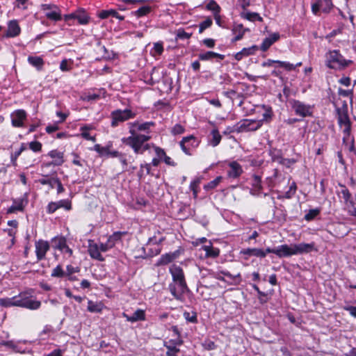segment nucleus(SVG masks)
Instances as JSON below:
<instances>
[{"mask_svg":"<svg viewBox=\"0 0 356 356\" xmlns=\"http://www.w3.org/2000/svg\"><path fill=\"white\" fill-rule=\"evenodd\" d=\"M170 272L173 283L170 284L169 290L175 299L182 300L183 295L189 291L184 271L180 266L174 264L170 267Z\"/></svg>","mask_w":356,"mask_h":356,"instance_id":"f257e3e1","label":"nucleus"},{"mask_svg":"<svg viewBox=\"0 0 356 356\" xmlns=\"http://www.w3.org/2000/svg\"><path fill=\"white\" fill-rule=\"evenodd\" d=\"M131 136L122 138V142L131 147L136 154H143L145 150L149 149L153 144L144 143L150 140L149 135L135 133L134 129L130 131Z\"/></svg>","mask_w":356,"mask_h":356,"instance_id":"f03ea898","label":"nucleus"},{"mask_svg":"<svg viewBox=\"0 0 356 356\" xmlns=\"http://www.w3.org/2000/svg\"><path fill=\"white\" fill-rule=\"evenodd\" d=\"M325 56L326 65L330 69L341 70L353 63V60L345 59L339 50L330 51Z\"/></svg>","mask_w":356,"mask_h":356,"instance_id":"7ed1b4c3","label":"nucleus"},{"mask_svg":"<svg viewBox=\"0 0 356 356\" xmlns=\"http://www.w3.org/2000/svg\"><path fill=\"white\" fill-rule=\"evenodd\" d=\"M111 116L112 118L111 124L113 127H115L119 123L134 118L136 113L127 108L124 110L117 109L111 112Z\"/></svg>","mask_w":356,"mask_h":356,"instance_id":"20e7f679","label":"nucleus"},{"mask_svg":"<svg viewBox=\"0 0 356 356\" xmlns=\"http://www.w3.org/2000/svg\"><path fill=\"white\" fill-rule=\"evenodd\" d=\"M16 307L35 310L38 309L41 305L40 301L33 299L26 293H19L18 296H16Z\"/></svg>","mask_w":356,"mask_h":356,"instance_id":"39448f33","label":"nucleus"},{"mask_svg":"<svg viewBox=\"0 0 356 356\" xmlns=\"http://www.w3.org/2000/svg\"><path fill=\"white\" fill-rule=\"evenodd\" d=\"M262 126V121L257 120L244 119L238 122L234 126L235 131L238 133L244 131H253L259 129Z\"/></svg>","mask_w":356,"mask_h":356,"instance_id":"423d86ee","label":"nucleus"},{"mask_svg":"<svg viewBox=\"0 0 356 356\" xmlns=\"http://www.w3.org/2000/svg\"><path fill=\"white\" fill-rule=\"evenodd\" d=\"M289 104L295 113L302 118L311 116L312 115V107L309 104H306L296 99L289 100Z\"/></svg>","mask_w":356,"mask_h":356,"instance_id":"0eeeda50","label":"nucleus"},{"mask_svg":"<svg viewBox=\"0 0 356 356\" xmlns=\"http://www.w3.org/2000/svg\"><path fill=\"white\" fill-rule=\"evenodd\" d=\"M41 8L45 12V16L47 19L56 22L61 19L60 11L56 5L42 4Z\"/></svg>","mask_w":356,"mask_h":356,"instance_id":"6e6552de","label":"nucleus"},{"mask_svg":"<svg viewBox=\"0 0 356 356\" xmlns=\"http://www.w3.org/2000/svg\"><path fill=\"white\" fill-rule=\"evenodd\" d=\"M336 112L339 125L343 127V125L350 124V121L348 115V105L343 102L341 107H337Z\"/></svg>","mask_w":356,"mask_h":356,"instance_id":"1a4fd4ad","label":"nucleus"},{"mask_svg":"<svg viewBox=\"0 0 356 356\" xmlns=\"http://www.w3.org/2000/svg\"><path fill=\"white\" fill-rule=\"evenodd\" d=\"M333 4L332 0H317L312 4V10L314 14L317 15L319 10L324 13H328L332 8Z\"/></svg>","mask_w":356,"mask_h":356,"instance_id":"9d476101","label":"nucleus"},{"mask_svg":"<svg viewBox=\"0 0 356 356\" xmlns=\"http://www.w3.org/2000/svg\"><path fill=\"white\" fill-rule=\"evenodd\" d=\"M49 250V243L46 241L39 240L35 242V254L38 261L44 259L47 252Z\"/></svg>","mask_w":356,"mask_h":356,"instance_id":"9b49d317","label":"nucleus"},{"mask_svg":"<svg viewBox=\"0 0 356 356\" xmlns=\"http://www.w3.org/2000/svg\"><path fill=\"white\" fill-rule=\"evenodd\" d=\"M48 155L54 159V161L42 164V166L49 167L51 165H61L64 163L63 153L57 150H52Z\"/></svg>","mask_w":356,"mask_h":356,"instance_id":"f8f14e48","label":"nucleus"},{"mask_svg":"<svg viewBox=\"0 0 356 356\" xmlns=\"http://www.w3.org/2000/svg\"><path fill=\"white\" fill-rule=\"evenodd\" d=\"M26 118V113L24 110H17L11 114L12 124L16 127L23 126V121Z\"/></svg>","mask_w":356,"mask_h":356,"instance_id":"ddd939ff","label":"nucleus"},{"mask_svg":"<svg viewBox=\"0 0 356 356\" xmlns=\"http://www.w3.org/2000/svg\"><path fill=\"white\" fill-rule=\"evenodd\" d=\"M274 254H275L277 257H287L293 254V245H288L286 244L281 245L275 248V251H274Z\"/></svg>","mask_w":356,"mask_h":356,"instance_id":"4468645a","label":"nucleus"},{"mask_svg":"<svg viewBox=\"0 0 356 356\" xmlns=\"http://www.w3.org/2000/svg\"><path fill=\"white\" fill-rule=\"evenodd\" d=\"M293 254H300L303 253H309L314 249V244L312 243H298L292 244Z\"/></svg>","mask_w":356,"mask_h":356,"instance_id":"2eb2a0df","label":"nucleus"},{"mask_svg":"<svg viewBox=\"0 0 356 356\" xmlns=\"http://www.w3.org/2000/svg\"><path fill=\"white\" fill-rule=\"evenodd\" d=\"M88 251L92 259L100 261H103L104 260V258L100 253L99 245L92 241H89Z\"/></svg>","mask_w":356,"mask_h":356,"instance_id":"dca6fc26","label":"nucleus"},{"mask_svg":"<svg viewBox=\"0 0 356 356\" xmlns=\"http://www.w3.org/2000/svg\"><path fill=\"white\" fill-rule=\"evenodd\" d=\"M26 203L27 200L24 198L14 200L13 205L8 209L7 213H13L17 211H22Z\"/></svg>","mask_w":356,"mask_h":356,"instance_id":"f3484780","label":"nucleus"},{"mask_svg":"<svg viewBox=\"0 0 356 356\" xmlns=\"http://www.w3.org/2000/svg\"><path fill=\"white\" fill-rule=\"evenodd\" d=\"M280 35L279 33H273L270 34L268 37L264 40L262 44H261V49L263 51H266L274 42L280 39Z\"/></svg>","mask_w":356,"mask_h":356,"instance_id":"a211bd4d","label":"nucleus"},{"mask_svg":"<svg viewBox=\"0 0 356 356\" xmlns=\"http://www.w3.org/2000/svg\"><path fill=\"white\" fill-rule=\"evenodd\" d=\"M129 131L134 129L135 133H138V131H147L149 128L154 125V122H147L143 124H138V122H132L129 123Z\"/></svg>","mask_w":356,"mask_h":356,"instance_id":"6ab92c4d","label":"nucleus"},{"mask_svg":"<svg viewBox=\"0 0 356 356\" xmlns=\"http://www.w3.org/2000/svg\"><path fill=\"white\" fill-rule=\"evenodd\" d=\"M20 33V27L16 20H12L8 23L6 37L13 38Z\"/></svg>","mask_w":356,"mask_h":356,"instance_id":"aec40b11","label":"nucleus"},{"mask_svg":"<svg viewBox=\"0 0 356 356\" xmlns=\"http://www.w3.org/2000/svg\"><path fill=\"white\" fill-rule=\"evenodd\" d=\"M202 249L205 252V257L216 258L219 256L220 250L218 248H213L212 243L209 241V245H204Z\"/></svg>","mask_w":356,"mask_h":356,"instance_id":"412c9836","label":"nucleus"},{"mask_svg":"<svg viewBox=\"0 0 356 356\" xmlns=\"http://www.w3.org/2000/svg\"><path fill=\"white\" fill-rule=\"evenodd\" d=\"M249 29H245L243 24H234L232 28V33L236 35V36L232 39V42H236L243 38L245 31H249Z\"/></svg>","mask_w":356,"mask_h":356,"instance_id":"4be33fe9","label":"nucleus"},{"mask_svg":"<svg viewBox=\"0 0 356 356\" xmlns=\"http://www.w3.org/2000/svg\"><path fill=\"white\" fill-rule=\"evenodd\" d=\"M230 170L228 171V175L229 177L236 178L239 177L243 172L241 165L236 161L231 162L229 164Z\"/></svg>","mask_w":356,"mask_h":356,"instance_id":"5701e85b","label":"nucleus"},{"mask_svg":"<svg viewBox=\"0 0 356 356\" xmlns=\"http://www.w3.org/2000/svg\"><path fill=\"white\" fill-rule=\"evenodd\" d=\"M178 256L177 252H170L166 253L165 254H163L161 258L158 260L156 265L157 266H162V265H166L170 262H172L173 260H175Z\"/></svg>","mask_w":356,"mask_h":356,"instance_id":"b1692460","label":"nucleus"},{"mask_svg":"<svg viewBox=\"0 0 356 356\" xmlns=\"http://www.w3.org/2000/svg\"><path fill=\"white\" fill-rule=\"evenodd\" d=\"M199 59L201 60H210L214 58H218L220 60L225 58V56L213 51H207L204 53L200 54L198 55Z\"/></svg>","mask_w":356,"mask_h":356,"instance_id":"393cba45","label":"nucleus"},{"mask_svg":"<svg viewBox=\"0 0 356 356\" xmlns=\"http://www.w3.org/2000/svg\"><path fill=\"white\" fill-rule=\"evenodd\" d=\"M257 49L258 47L256 45H253L248 48H243L241 51L235 54L234 58L237 60H241L243 57L254 54V51Z\"/></svg>","mask_w":356,"mask_h":356,"instance_id":"a878e982","label":"nucleus"},{"mask_svg":"<svg viewBox=\"0 0 356 356\" xmlns=\"http://www.w3.org/2000/svg\"><path fill=\"white\" fill-rule=\"evenodd\" d=\"M193 140V142H196V138L194 136L191 135L189 136L184 137L182 140L180 141L179 145L182 149V151L187 155H191V150L189 145H186V143Z\"/></svg>","mask_w":356,"mask_h":356,"instance_id":"bb28decb","label":"nucleus"},{"mask_svg":"<svg viewBox=\"0 0 356 356\" xmlns=\"http://www.w3.org/2000/svg\"><path fill=\"white\" fill-rule=\"evenodd\" d=\"M56 176L49 177L48 175H42V178L35 181L42 185H48L50 188H54L56 186V180L57 179Z\"/></svg>","mask_w":356,"mask_h":356,"instance_id":"cd10ccee","label":"nucleus"},{"mask_svg":"<svg viewBox=\"0 0 356 356\" xmlns=\"http://www.w3.org/2000/svg\"><path fill=\"white\" fill-rule=\"evenodd\" d=\"M28 62L29 64L36 67L38 70H41L44 65V60L40 56H29Z\"/></svg>","mask_w":356,"mask_h":356,"instance_id":"c85d7f7f","label":"nucleus"},{"mask_svg":"<svg viewBox=\"0 0 356 356\" xmlns=\"http://www.w3.org/2000/svg\"><path fill=\"white\" fill-rule=\"evenodd\" d=\"M52 243L54 248L64 252V248L67 245L66 239L64 237H56L52 239Z\"/></svg>","mask_w":356,"mask_h":356,"instance_id":"c756f323","label":"nucleus"},{"mask_svg":"<svg viewBox=\"0 0 356 356\" xmlns=\"http://www.w3.org/2000/svg\"><path fill=\"white\" fill-rule=\"evenodd\" d=\"M145 313L143 309H137L132 316L128 318V321L129 322H136L138 321H145Z\"/></svg>","mask_w":356,"mask_h":356,"instance_id":"7c9ffc66","label":"nucleus"},{"mask_svg":"<svg viewBox=\"0 0 356 356\" xmlns=\"http://www.w3.org/2000/svg\"><path fill=\"white\" fill-rule=\"evenodd\" d=\"M241 16L251 22H254L255 20L262 22L263 20L262 17L257 13L243 12L241 13Z\"/></svg>","mask_w":356,"mask_h":356,"instance_id":"2f4dec72","label":"nucleus"},{"mask_svg":"<svg viewBox=\"0 0 356 356\" xmlns=\"http://www.w3.org/2000/svg\"><path fill=\"white\" fill-rule=\"evenodd\" d=\"M81 24H87L89 22V17L84 10H78L75 13V18Z\"/></svg>","mask_w":356,"mask_h":356,"instance_id":"473e14b6","label":"nucleus"},{"mask_svg":"<svg viewBox=\"0 0 356 356\" xmlns=\"http://www.w3.org/2000/svg\"><path fill=\"white\" fill-rule=\"evenodd\" d=\"M17 299L16 296L13 298H6L0 299V305L8 307H16Z\"/></svg>","mask_w":356,"mask_h":356,"instance_id":"72a5a7b5","label":"nucleus"},{"mask_svg":"<svg viewBox=\"0 0 356 356\" xmlns=\"http://www.w3.org/2000/svg\"><path fill=\"white\" fill-rule=\"evenodd\" d=\"M51 276L54 277L62 278L65 277V271H64L60 265H58L52 270Z\"/></svg>","mask_w":356,"mask_h":356,"instance_id":"f704fd0d","label":"nucleus"},{"mask_svg":"<svg viewBox=\"0 0 356 356\" xmlns=\"http://www.w3.org/2000/svg\"><path fill=\"white\" fill-rule=\"evenodd\" d=\"M152 10V8L150 6H143L140 8H138L137 10L132 12V14L137 16L138 17H143L145 15H147L149 14Z\"/></svg>","mask_w":356,"mask_h":356,"instance_id":"c9c22d12","label":"nucleus"},{"mask_svg":"<svg viewBox=\"0 0 356 356\" xmlns=\"http://www.w3.org/2000/svg\"><path fill=\"white\" fill-rule=\"evenodd\" d=\"M211 135H212V139L210 141V144L213 147H216L220 143V142L221 140V136L219 134L218 131L216 129L212 130Z\"/></svg>","mask_w":356,"mask_h":356,"instance_id":"e433bc0d","label":"nucleus"},{"mask_svg":"<svg viewBox=\"0 0 356 356\" xmlns=\"http://www.w3.org/2000/svg\"><path fill=\"white\" fill-rule=\"evenodd\" d=\"M88 310L90 312L99 313L102 310V306L100 304L94 302L92 300H88Z\"/></svg>","mask_w":356,"mask_h":356,"instance_id":"4c0bfd02","label":"nucleus"},{"mask_svg":"<svg viewBox=\"0 0 356 356\" xmlns=\"http://www.w3.org/2000/svg\"><path fill=\"white\" fill-rule=\"evenodd\" d=\"M192 35V33H187L183 29H179L176 31V40L189 39Z\"/></svg>","mask_w":356,"mask_h":356,"instance_id":"58836bf2","label":"nucleus"},{"mask_svg":"<svg viewBox=\"0 0 356 356\" xmlns=\"http://www.w3.org/2000/svg\"><path fill=\"white\" fill-rule=\"evenodd\" d=\"M164 346L167 348L166 355L167 356H177L178 353L179 352V349L177 348L175 346L172 344L165 343Z\"/></svg>","mask_w":356,"mask_h":356,"instance_id":"ea45409f","label":"nucleus"},{"mask_svg":"<svg viewBox=\"0 0 356 356\" xmlns=\"http://www.w3.org/2000/svg\"><path fill=\"white\" fill-rule=\"evenodd\" d=\"M183 316L186 321L196 323L197 322V313L195 312H184Z\"/></svg>","mask_w":356,"mask_h":356,"instance_id":"a19ab883","label":"nucleus"},{"mask_svg":"<svg viewBox=\"0 0 356 356\" xmlns=\"http://www.w3.org/2000/svg\"><path fill=\"white\" fill-rule=\"evenodd\" d=\"M115 15H117V11L115 10H102L98 13L97 16L101 19H106L110 16L114 17Z\"/></svg>","mask_w":356,"mask_h":356,"instance_id":"79ce46f5","label":"nucleus"},{"mask_svg":"<svg viewBox=\"0 0 356 356\" xmlns=\"http://www.w3.org/2000/svg\"><path fill=\"white\" fill-rule=\"evenodd\" d=\"M339 186L341 188V191L339 192L340 197L343 198L345 202H348L351 197L350 193L345 186L340 184Z\"/></svg>","mask_w":356,"mask_h":356,"instance_id":"37998d69","label":"nucleus"},{"mask_svg":"<svg viewBox=\"0 0 356 356\" xmlns=\"http://www.w3.org/2000/svg\"><path fill=\"white\" fill-rule=\"evenodd\" d=\"M26 149V147L25 145L22 144L20 148L17 151H16L14 154H11L10 159H11L12 164L14 166L17 165V158L19 156V155L22 154V152L23 151H24Z\"/></svg>","mask_w":356,"mask_h":356,"instance_id":"c03bdc74","label":"nucleus"},{"mask_svg":"<svg viewBox=\"0 0 356 356\" xmlns=\"http://www.w3.org/2000/svg\"><path fill=\"white\" fill-rule=\"evenodd\" d=\"M185 130V127L183 125L177 123L171 128L170 133L173 136H177L184 134Z\"/></svg>","mask_w":356,"mask_h":356,"instance_id":"a18cd8bd","label":"nucleus"},{"mask_svg":"<svg viewBox=\"0 0 356 356\" xmlns=\"http://www.w3.org/2000/svg\"><path fill=\"white\" fill-rule=\"evenodd\" d=\"M264 108H265V113L263 114V118L259 120L262 121V123L270 121L273 116V111L270 107L264 106Z\"/></svg>","mask_w":356,"mask_h":356,"instance_id":"49530a36","label":"nucleus"},{"mask_svg":"<svg viewBox=\"0 0 356 356\" xmlns=\"http://www.w3.org/2000/svg\"><path fill=\"white\" fill-rule=\"evenodd\" d=\"M275 65H277V67H283L287 71H291L295 69L294 65L284 61L275 60Z\"/></svg>","mask_w":356,"mask_h":356,"instance_id":"de8ad7c7","label":"nucleus"},{"mask_svg":"<svg viewBox=\"0 0 356 356\" xmlns=\"http://www.w3.org/2000/svg\"><path fill=\"white\" fill-rule=\"evenodd\" d=\"M273 161L275 162H277L280 164L286 165L287 166H289L290 164L293 163L295 162L294 160L286 159L278 155L273 156Z\"/></svg>","mask_w":356,"mask_h":356,"instance_id":"09e8293b","label":"nucleus"},{"mask_svg":"<svg viewBox=\"0 0 356 356\" xmlns=\"http://www.w3.org/2000/svg\"><path fill=\"white\" fill-rule=\"evenodd\" d=\"M212 23V19L209 17L202 22L199 25V33H202L206 29L210 27Z\"/></svg>","mask_w":356,"mask_h":356,"instance_id":"8fccbe9b","label":"nucleus"},{"mask_svg":"<svg viewBox=\"0 0 356 356\" xmlns=\"http://www.w3.org/2000/svg\"><path fill=\"white\" fill-rule=\"evenodd\" d=\"M222 177H217L213 180L209 182L207 184L204 186V189L206 190H211L214 188H216L221 181Z\"/></svg>","mask_w":356,"mask_h":356,"instance_id":"3c124183","label":"nucleus"},{"mask_svg":"<svg viewBox=\"0 0 356 356\" xmlns=\"http://www.w3.org/2000/svg\"><path fill=\"white\" fill-rule=\"evenodd\" d=\"M123 234H125V232H116L113 233L111 236H110L107 241H109L111 243H114L115 245L118 241H120L121 239V236Z\"/></svg>","mask_w":356,"mask_h":356,"instance_id":"603ef678","label":"nucleus"},{"mask_svg":"<svg viewBox=\"0 0 356 356\" xmlns=\"http://www.w3.org/2000/svg\"><path fill=\"white\" fill-rule=\"evenodd\" d=\"M207 10H212L215 13H220V8L214 0H211L206 6Z\"/></svg>","mask_w":356,"mask_h":356,"instance_id":"864d4df0","label":"nucleus"},{"mask_svg":"<svg viewBox=\"0 0 356 356\" xmlns=\"http://www.w3.org/2000/svg\"><path fill=\"white\" fill-rule=\"evenodd\" d=\"M319 210L317 209H310L309 212L305 216V219L306 220H313L317 215L319 213Z\"/></svg>","mask_w":356,"mask_h":356,"instance_id":"5fc2aeb1","label":"nucleus"},{"mask_svg":"<svg viewBox=\"0 0 356 356\" xmlns=\"http://www.w3.org/2000/svg\"><path fill=\"white\" fill-rule=\"evenodd\" d=\"M342 128H343V133L344 135L343 137V143H345L348 140V138L350 134L351 123L349 124L343 125Z\"/></svg>","mask_w":356,"mask_h":356,"instance_id":"6e6d98bb","label":"nucleus"},{"mask_svg":"<svg viewBox=\"0 0 356 356\" xmlns=\"http://www.w3.org/2000/svg\"><path fill=\"white\" fill-rule=\"evenodd\" d=\"M29 147L33 152H38L42 149V144L38 141H33L29 143Z\"/></svg>","mask_w":356,"mask_h":356,"instance_id":"4d7b16f0","label":"nucleus"},{"mask_svg":"<svg viewBox=\"0 0 356 356\" xmlns=\"http://www.w3.org/2000/svg\"><path fill=\"white\" fill-rule=\"evenodd\" d=\"M80 271L79 267H74L72 265H68L66 267L65 276H68L75 273H78Z\"/></svg>","mask_w":356,"mask_h":356,"instance_id":"13d9d810","label":"nucleus"},{"mask_svg":"<svg viewBox=\"0 0 356 356\" xmlns=\"http://www.w3.org/2000/svg\"><path fill=\"white\" fill-rule=\"evenodd\" d=\"M251 255L264 258L266 257V252L261 249L252 248L251 250Z\"/></svg>","mask_w":356,"mask_h":356,"instance_id":"bf43d9fd","label":"nucleus"},{"mask_svg":"<svg viewBox=\"0 0 356 356\" xmlns=\"http://www.w3.org/2000/svg\"><path fill=\"white\" fill-rule=\"evenodd\" d=\"M114 246V243H111L109 241H106V243H102L100 245H99V250L102 252H106L109 249L112 248Z\"/></svg>","mask_w":356,"mask_h":356,"instance_id":"052dcab7","label":"nucleus"},{"mask_svg":"<svg viewBox=\"0 0 356 356\" xmlns=\"http://www.w3.org/2000/svg\"><path fill=\"white\" fill-rule=\"evenodd\" d=\"M58 206V209L61 207H64L67 210L71 209V203L68 200H63L58 202H56Z\"/></svg>","mask_w":356,"mask_h":356,"instance_id":"680f3d73","label":"nucleus"},{"mask_svg":"<svg viewBox=\"0 0 356 356\" xmlns=\"http://www.w3.org/2000/svg\"><path fill=\"white\" fill-rule=\"evenodd\" d=\"M58 209V204L54 202L49 203L47 207V211L49 213H54Z\"/></svg>","mask_w":356,"mask_h":356,"instance_id":"e2e57ef3","label":"nucleus"},{"mask_svg":"<svg viewBox=\"0 0 356 356\" xmlns=\"http://www.w3.org/2000/svg\"><path fill=\"white\" fill-rule=\"evenodd\" d=\"M94 150L97 152L101 155H104L105 154L108 153V149L107 147H102L100 145L98 144L94 146Z\"/></svg>","mask_w":356,"mask_h":356,"instance_id":"0e129e2a","label":"nucleus"},{"mask_svg":"<svg viewBox=\"0 0 356 356\" xmlns=\"http://www.w3.org/2000/svg\"><path fill=\"white\" fill-rule=\"evenodd\" d=\"M152 147H154L156 154L159 159H164L165 156H166V154L163 149L155 146L154 145H152Z\"/></svg>","mask_w":356,"mask_h":356,"instance_id":"69168bd1","label":"nucleus"},{"mask_svg":"<svg viewBox=\"0 0 356 356\" xmlns=\"http://www.w3.org/2000/svg\"><path fill=\"white\" fill-rule=\"evenodd\" d=\"M252 179H253L252 186L254 188H257L258 189H261V178H260V177L258 176V175H254L252 176Z\"/></svg>","mask_w":356,"mask_h":356,"instance_id":"338daca9","label":"nucleus"},{"mask_svg":"<svg viewBox=\"0 0 356 356\" xmlns=\"http://www.w3.org/2000/svg\"><path fill=\"white\" fill-rule=\"evenodd\" d=\"M343 309L349 312L350 314L356 318V307L354 306H346Z\"/></svg>","mask_w":356,"mask_h":356,"instance_id":"774afa93","label":"nucleus"}]
</instances>
